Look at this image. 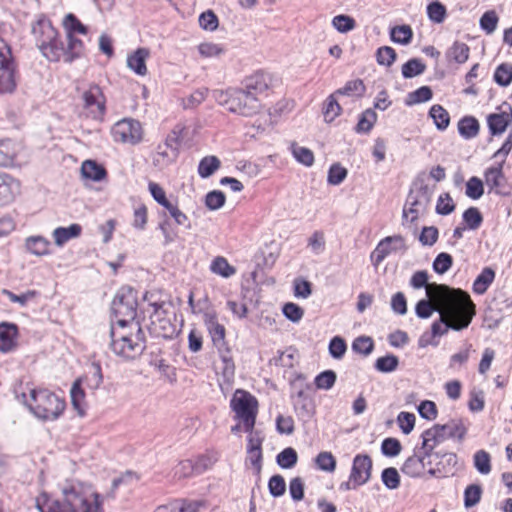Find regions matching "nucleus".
Listing matches in <instances>:
<instances>
[{"mask_svg": "<svg viewBox=\"0 0 512 512\" xmlns=\"http://www.w3.org/2000/svg\"><path fill=\"white\" fill-rule=\"evenodd\" d=\"M163 208L166 209L170 217H172L177 225L184 226L187 229L191 228L190 221L185 213H183L179 208L177 203H172L171 201L168 204H165Z\"/></svg>", "mask_w": 512, "mask_h": 512, "instance_id": "obj_51", "label": "nucleus"}, {"mask_svg": "<svg viewBox=\"0 0 512 512\" xmlns=\"http://www.w3.org/2000/svg\"><path fill=\"white\" fill-rule=\"evenodd\" d=\"M137 290L130 286L121 287L111 304V310L116 320H139L137 314Z\"/></svg>", "mask_w": 512, "mask_h": 512, "instance_id": "obj_8", "label": "nucleus"}, {"mask_svg": "<svg viewBox=\"0 0 512 512\" xmlns=\"http://www.w3.org/2000/svg\"><path fill=\"white\" fill-rule=\"evenodd\" d=\"M82 386V380H75L70 389L71 404L81 417L85 415V391Z\"/></svg>", "mask_w": 512, "mask_h": 512, "instance_id": "obj_29", "label": "nucleus"}, {"mask_svg": "<svg viewBox=\"0 0 512 512\" xmlns=\"http://www.w3.org/2000/svg\"><path fill=\"white\" fill-rule=\"evenodd\" d=\"M149 56L147 48H138L127 57V66L139 76L147 74L146 60Z\"/></svg>", "mask_w": 512, "mask_h": 512, "instance_id": "obj_21", "label": "nucleus"}, {"mask_svg": "<svg viewBox=\"0 0 512 512\" xmlns=\"http://www.w3.org/2000/svg\"><path fill=\"white\" fill-rule=\"evenodd\" d=\"M336 380V372L329 369L319 373L314 379V384L317 389L330 390L335 385Z\"/></svg>", "mask_w": 512, "mask_h": 512, "instance_id": "obj_46", "label": "nucleus"}, {"mask_svg": "<svg viewBox=\"0 0 512 512\" xmlns=\"http://www.w3.org/2000/svg\"><path fill=\"white\" fill-rule=\"evenodd\" d=\"M469 46L463 42H454L447 55L458 64L465 63L469 58Z\"/></svg>", "mask_w": 512, "mask_h": 512, "instance_id": "obj_47", "label": "nucleus"}, {"mask_svg": "<svg viewBox=\"0 0 512 512\" xmlns=\"http://www.w3.org/2000/svg\"><path fill=\"white\" fill-rule=\"evenodd\" d=\"M455 210V204L449 193L441 194L436 203L435 211L439 215H449Z\"/></svg>", "mask_w": 512, "mask_h": 512, "instance_id": "obj_64", "label": "nucleus"}, {"mask_svg": "<svg viewBox=\"0 0 512 512\" xmlns=\"http://www.w3.org/2000/svg\"><path fill=\"white\" fill-rule=\"evenodd\" d=\"M377 115L372 109H366L361 113L358 123L355 127V132L359 134H366L370 132L376 122Z\"/></svg>", "mask_w": 512, "mask_h": 512, "instance_id": "obj_40", "label": "nucleus"}, {"mask_svg": "<svg viewBox=\"0 0 512 512\" xmlns=\"http://www.w3.org/2000/svg\"><path fill=\"white\" fill-rule=\"evenodd\" d=\"M374 349L373 339L369 336H359L352 343V350L355 353L368 356Z\"/></svg>", "mask_w": 512, "mask_h": 512, "instance_id": "obj_59", "label": "nucleus"}, {"mask_svg": "<svg viewBox=\"0 0 512 512\" xmlns=\"http://www.w3.org/2000/svg\"><path fill=\"white\" fill-rule=\"evenodd\" d=\"M406 250L405 240L400 235L388 236L382 239L370 255L371 262L378 266L390 253Z\"/></svg>", "mask_w": 512, "mask_h": 512, "instance_id": "obj_13", "label": "nucleus"}, {"mask_svg": "<svg viewBox=\"0 0 512 512\" xmlns=\"http://www.w3.org/2000/svg\"><path fill=\"white\" fill-rule=\"evenodd\" d=\"M512 121V112L490 114L487 118L488 127L492 135L502 134Z\"/></svg>", "mask_w": 512, "mask_h": 512, "instance_id": "obj_24", "label": "nucleus"}, {"mask_svg": "<svg viewBox=\"0 0 512 512\" xmlns=\"http://www.w3.org/2000/svg\"><path fill=\"white\" fill-rule=\"evenodd\" d=\"M365 85L361 79H355L346 82V84L337 89L334 93L339 96H356V97H362L365 93Z\"/></svg>", "mask_w": 512, "mask_h": 512, "instance_id": "obj_35", "label": "nucleus"}, {"mask_svg": "<svg viewBox=\"0 0 512 512\" xmlns=\"http://www.w3.org/2000/svg\"><path fill=\"white\" fill-rule=\"evenodd\" d=\"M381 480L387 489L394 490L400 485V475L396 468H385L381 473Z\"/></svg>", "mask_w": 512, "mask_h": 512, "instance_id": "obj_62", "label": "nucleus"}, {"mask_svg": "<svg viewBox=\"0 0 512 512\" xmlns=\"http://www.w3.org/2000/svg\"><path fill=\"white\" fill-rule=\"evenodd\" d=\"M476 470L483 475H487L491 471V458L485 450H478L473 457Z\"/></svg>", "mask_w": 512, "mask_h": 512, "instance_id": "obj_52", "label": "nucleus"}, {"mask_svg": "<svg viewBox=\"0 0 512 512\" xmlns=\"http://www.w3.org/2000/svg\"><path fill=\"white\" fill-rule=\"evenodd\" d=\"M482 487L479 484H471L464 491V506L471 508L480 502Z\"/></svg>", "mask_w": 512, "mask_h": 512, "instance_id": "obj_58", "label": "nucleus"}, {"mask_svg": "<svg viewBox=\"0 0 512 512\" xmlns=\"http://www.w3.org/2000/svg\"><path fill=\"white\" fill-rule=\"evenodd\" d=\"M399 364V359L397 356L393 354H387L385 356L379 357L374 364V367L377 371L382 373H390L397 369Z\"/></svg>", "mask_w": 512, "mask_h": 512, "instance_id": "obj_49", "label": "nucleus"}, {"mask_svg": "<svg viewBox=\"0 0 512 512\" xmlns=\"http://www.w3.org/2000/svg\"><path fill=\"white\" fill-rule=\"evenodd\" d=\"M63 27L67 36H74L75 33L87 34L88 28L72 13H68L63 19Z\"/></svg>", "mask_w": 512, "mask_h": 512, "instance_id": "obj_36", "label": "nucleus"}, {"mask_svg": "<svg viewBox=\"0 0 512 512\" xmlns=\"http://www.w3.org/2000/svg\"><path fill=\"white\" fill-rule=\"evenodd\" d=\"M18 188L19 185L12 176L5 173L0 174V206L11 203Z\"/></svg>", "mask_w": 512, "mask_h": 512, "instance_id": "obj_20", "label": "nucleus"}, {"mask_svg": "<svg viewBox=\"0 0 512 512\" xmlns=\"http://www.w3.org/2000/svg\"><path fill=\"white\" fill-rule=\"evenodd\" d=\"M429 293L433 301L445 307V313L431 326L434 337L444 335L449 329L461 331L470 325L476 314V306L467 292H458L460 297H453L446 294L443 288L434 287Z\"/></svg>", "mask_w": 512, "mask_h": 512, "instance_id": "obj_2", "label": "nucleus"}, {"mask_svg": "<svg viewBox=\"0 0 512 512\" xmlns=\"http://www.w3.org/2000/svg\"><path fill=\"white\" fill-rule=\"evenodd\" d=\"M132 329H135L134 334L128 337L124 333H116L114 322L111 320L109 335L111 338L110 348L118 356L125 358H134L141 355L146 348V337L141 327V322H132Z\"/></svg>", "mask_w": 512, "mask_h": 512, "instance_id": "obj_6", "label": "nucleus"}, {"mask_svg": "<svg viewBox=\"0 0 512 512\" xmlns=\"http://www.w3.org/2000/svg\"><path fill=\"white\" fill-rule=\"evenodd\" d=\"M220 166L221 161L217 156H205L198 164V174L203 179L209 178L220 168Z\"/></svg>", "mask_w": 512, "mask_h": 512, "instance_id": "obj_31", "label": "nucleus"}, {"mask_svg": "<svg viewBox=\"0 0 512 512\" xmlns=\"http://www.w3.org/2000/svg\"><path fill=\"white\" fill-rule=\"evenodd\" d=\"M504 160L495 167H489L485 170L484 177L490 191L495 194L508 196L510 195V187L507 184V179L503 173Z\"/></svg>", "mask_w": 512, "mask_h": 512, "instance_id": "obj_15", "label": "nucleus"}, {"mask_svg": "<svg viewBox=\"0 0 512 512\" xmlns=\"http://www.w3.org/2000/svg\"><path fill=\"white\" fill-rule=\"evenodd\" d=\"M429 116L433 119L436 128L440 131L446 130L450 124L449 113L439 104H435L430 108Z\"/></svg>", "mask_w": 512, "mask_h": 512, "instance_id": "obj_33", "label": "nucleus"}, {"mask_svg": "<svg viewBox=\"0 0 512 512\" xmlns=\"http://www.w3.org/2000/svg\"><path fill=\"white\" fill-rule=\"evenodd\" d=\"M230 407L235 412V418L242 421L244 430L252 432L258 412L256 397L245 390L237 389L230 400Z\"/></svg>", "mask_w": 512, "mask_h": 512, "instance_id": "obj_7", "label": "nucleus"}, {"mask_svg": "<svg viewBox=\"0 0 512 512\" xmlns=\"http://www.w3.org/2000/svg\"><path fill=\"white\" fill-rule=\"evenodd\" d=\"M337 95L332 93L323 105V115L326 122H332L341 112V106L337 101Z\"/></svg>", "mask_w": 512, "mask_h": 512, "instance_id": "obj_44", "label": "nucleus"}, {"mask_svg": "<svg viewBox=\"0 0 512 512\" xmlns=\"http://www.w3.org/2000/svg\"><path fill=\"white\" fill-rule=\"evenodd\" d=\"M226 196L224 192L220 190H212L208 192L205 196V206L211 210L215 211L222 208L225 205Z\"/></svg>", "mask_w": 512, "mask_h": 512, "instance_id": "obj_54", "label": "nucleus"}, {"mask_svg": "<svg viewBox=\"0 0 512 512\" xmlns=\"http://www.w3.org/2000/svg\"><path fill=\"white\" fill-rule=\"evenodd\" d=\"M18 326L10 322L0 323V352L9 353L17 347Z\"/></svg>", "mask_w": 512, "mask_h": 512, "instance_id": "obj_19", "label": "nucleus"}, {"mask_svg": "<svg viewBox=\"0 0 512 512\" xmlns=\"http://www.w3.org/2000/svg\"><path fill=\"white\" fill-rule=\"evenodd\" d=\"M348 171L340 163H333L327 175V182L330 185H340L347 177Z\"/></svg>", "mask_w": 512, "mask_h": 512, "instance_id": "obj_57", "label": "nucleus"}, {"mask_svg": "<svg viewBox=\"0 0 512 512\" xmlns=\"http://www.w3.org/2000/svg\"><path fill=\"white\" fill-rule=\"evenodd\" d=\"M373 462L368 454H357L353 458L350 476L352 480L365 485L372 476Z\"/></svg>", "mask_w": 512, "mask_h": 512, "instance_id": "obj_17", "label": "nucleus"}, {"mask_svg": "<svg viewBox=\"0 0 512 512\" xmlns=\"http://www.w3.org/2000/svg\"><path fill=\"white\" fill-rule=\"evenodd\" d=\"M494 81L502 87H507L512 82V64L501 63L497 66L494 76Z\"/></svg>", "mask_w": 512, "mask_h": 512, "instance_id": "obj_43", "label": "nucleus"}, {"mask_svg": "<svg viewBox=\"0 0 512 512\" xmlns=\"http://www.w3.org/2000/svg\"><path fill=\"white\" fill-rule=\"evenodd\" d=\"M35 507L39 512H69L64 500L53 499L46 492L37 497Z\"/></svg>", "mask_w": 512, "mask_h": 512, "instance_id": "obj_22", "label": "nucleus"}, {"mask_svg": "<svg viewBox=\"0 0 512 512\" xmlns=\"http://www.w3.org/2000/svg\"><path fill=\"white\" fill-rule=\"evenodd\" d=\"M211 271L224 278H229L236 273L235 267L230 265L226 258L217 256L211 263Z\"/></svg>", "mask_w": 512, "mask_h": 512, "instance_id": "obj_38", "label": "nucleus"}, {"mask_svg": "<svg viewBox=\"0 0 512 512\" xmlns=\"http://www.w3.org/2000/svg\"><path fill=\"white\" fill-rule=\"evenodd\" d=\"M82 232L81 225L73 223L68 227H57L53 231L54 242L57 246H63L66 242L80 236Z\"/></svg>", "mask_w": 512, "mask_h": 512, "instance_id": "obj_27", "label": "nucleus"}, {"mask_svg": "<svg viewBox=\"0 0 512 512\" xmlns=\"http://www.w3.org/2000/svg\"><path fill=\"white\" fill-rule=\"evenodd\" d=\"M76 380H82V385L84 384L87 388L93 391L98 389L103 382L100 363L93 362L90 365L89 371L84 376L78 377Z\"/></svg>", "mask_w": 512, "mask_h": 512, "instance_id": "obj_26", "label": "nucleus"}, {"mask_svg": "<svg viewBox=\"0 0 512 512\" xmlns=\"http://www.w3.org/2000/svg\"><path fill=\"white\" fill-rule=\"evenodd\" d=\"M69 512H104L103 497L92 485L78 479H66L59 484Z\"/></svg>", "mask_w": 512, "mask_h": 512, "instance_id": "obj_3", "label": "nucleus"}, {"mask_svg": "<svg viewBox=\"0 0 512 512\" xmlns=\"http://www.w3.org/2000/svg\"><path fill=\"white\" fill-rule=\"evenodd\" d=\"M292 154L294 158L301 164L310 167L314 163V154L313 152L306 147H302L293 143L291 145Z\"/></svg>", "mask_w": 512, "mask_h": 512, "instance_id": "obj_50", "label": "nucleus"}, {"mask_svg": "<svg viewBox=\"0 0 512 512\" xmlns=\"http://www.w3.org/2000/svg\"><path fill=\"white\" fill-rule=\"evenodd\" d=\"M499 22V17L494 10L486 11L480 18L479 25L487 34H492Z\"/></svg>", "mask_w": 512, "mask_h": 512, "instance_id": "obj_60", "label": "nucleus"}, {"mask_svg": "<svg viewBox=\"0 0 512 512\" xmlns=\"http://www.w3.org/2000/svg\"><path fill=\"white\" fill-rule=\"evenodd\" d=\"M401 442L394 437H387L381 443V453L385 457H396L401 453Z\"/></svg>", "mask_w": 512, "mask_h": 512, "instance_id": "obj_55", "label": "nucleus"}, {"mask_svg": "<svg viewBox=\"0 0 512 512\" xmlns=\"http://www.w3.org/2000/svg\"><path fill=\"white\" fill-rule=\"evenodd\" d=\"M29 410L39 419L55 421L64 412L66 403L48 389H33L30 392V402H26Z\"/></svg>", "mask_w": 512, "mask_h": 512, "instance_id": "obj_5", "label": "nucleus"}, {"mask_svg": "<svg viewBox=\"0 0 512 512\" xmlns=\"http://www.w3.org/2000/svg\"><path fill=\"white\" fill-rule=\"evenodd\" d=\"M426 12L429 20L435 24L443 23L447 16L446 7L438 0L429 3Z\"/></svg>", "mask_w": 512, "mask_h": 512, "instance_id": "obj_37", "label": "nucleus"}, {"mask_svg": "<svg viewBox=\"0 0 512 512\" xmlns=\"http://www.w3.org/2000/svg\"><path fill=\"white\" fill-rule=\"evenodd\" d=\"M81 174L85 179L99 182L107 176V171L95 160H85L81 166Z\"/></svg>", "mask_w": 512, "mask_h": 512, "instance_id": "obj_25", "label": "nucleus"}, {"mask_svg": "<svg viewBox=\"0 0 512 512\" xmlns=\"http://www.w3.org/2000/svg\"><path fill=\"white\" fill-rule=\"evenodd\" d=\"M181 133L182 129L175 127L166 137L164 147L169 148L171 151V158L175 159L179 153V147L181 145Z\"/></svg>", "mask_w": 512, "mask_h": 512, "instance_id": "obj_56", "label": "nucleus"}, {"mask_svg": "<svg viewBox=\"0 0 512 512\" xmlns=\"http://www.w3.org/2000/svg\"><path fill=\"white\" fill-rule=\"evenodd\" d=\"M495 279V271L490 267H485L473 282V292L477 295L486 293Z\"/></svg>", "mask_w": 512, "mask_h": 512, "instance_id": "obj_28", "label": "nucleus"}, {"mask_svg": "<svg viewBox=\"0 0 512 512\" xmlns=\"http://www.w3.org/2000/svg\"><path fill=\"white\" fill-rule=\"evenodd\" d=\"M43 57L50 62H58L61 57L64 58L66 49L63 41L60 40L59 35L55 37L51 42L44 43L43 46L38 47Z\"/></svg>", "mask_w": 512, "mask_h": 512, "instance_id": "obj_23", "label": "nucleus"}, {"mask_svg": "<svg viewBox=\"0 0 512 512\" xmlns=\"http://www.w3.org/2000/svg\"><path fill=\"white\" fill-rule=\"evenodd\" d=\"M468 431V425L461 418L451 419L445 424H436L422 433L423 449L426 454L431 451L437 443L443 442L446 439H454L462 443ZM430 458V455L419 458L418 461L425 466V460Z\"/></svg>", "mask_w": 512, "mask_h": 512, "instance_id": "obj_4", "label": "nucleus"}, {"mask_svg": "<svg viewBox=\"0 0 512 512\" xmlns=\"http://www.w3.org/2000/svg\"><path fill=\"white\" fill-rule=\"evenodd\" d=\"M268 490L272 497L278 498L284 495L286 491V482L282 475L275 474L268 481Z\"/></svg>", "mask_w": 512, "mask_h": 512, "instance_id": "obj_61", "label": "nucleus"}, {"mask_svg": "<svg viewBox=\"0 0 512 512\" xmlns=\"http://www.w3.org/2000/svg\"><path fill=\"white\" fill-rule=\"evenodd\" d=\"M479 127V122L472 116H465L458 122L459 134L465 139L474 138L479 132Z\"/></svg>", "mask_w": 512, "mask_h": 512, "instance_id": "obj_32", "label": "nucleus"}, {"mask_svg": "<svg viewBox=\"0 0 512 512\" xmlns=\"http://www.w3.org/2000/svg\"><path fill=\"white\" fill-rule=\"evenodd\" d=\"M462 217L466 227L470 230H477L483 222V216L476 207H469L466 209Z\"/></svg>", "mask_w": 512, "mask_h": 512, "instance_id": "obj_48", "label": "nucleus"}, {"mask_svg": "<svg viewBox=\"0 0 512 512\" xmlns=\"http://www.w3.org/2000/svg\"><path fill=\"white\" fill-rule=\"evenodd\" d=\"M15 64L10 48L0 51V93H12L16 89Z\"/></svg>", "mask_w": 512, "mask_h": 512, "instance_id": "obj_11", "label": "nucleus"}, {"mask_svg": "<svg viewBox=\"0 0 512 512\" xmlns=\"http://www.w3.org/2000/svg\"><path fill=\"white\" fill-rule=\"evenodd\" d=\"M15 151L10 139H0V166L8 167L14 162Z\"/></svg>", "mask_w": 512, "mask_h": 512, "instance_id": "obj_45", "label": "nucleus"}, {"mask_svg": "<svg viewBox=\"0 0 512 512\" xmlns=\"http://www.w3.org/2000/svg\"><path fill=\"white\" fill-rule=\"evenodd\" d=\"M65 49L64 62L71 64L82 56L84 44L82 40L75 36H67V46H65Z\"/></svg>", "mask_w": 512, "mask_h": 512, "instance_id": "obj_30", "label": "nucleus"}, {"mask_svg": "<svg viewBox=\"0 0 512 512\" xmlns=\"http://www.w3.org/2000/svg\"><path fill=\"white\" fill-rule=\"evenodd\" d=\"M49 246L50 242L42 236H30L26 239L27 250L36 256L48 254Z\"/></svg>", "mask_w": 512, "mask_h": 512, "instance_id": "obj_34", "label": "nucleus"}, {"mask_svg": "<svg viewBox=\"0 0 512 512\" xmlns=\"http://www.w3.org/2000/svg\"><path fill=\"white\" fill-rule=\"evenodd\" d=\"M111 133L115 141L133 145L139 143L143 137L141 123L132 118H124L115 123Z\"/></svg>", "mask_w": 512, "mask_h": 512, "instance_id": "obj_10", "label": "nucleus"}, {"mask_svg": "<svg viewBox=\"0 0 512 512\" xmlns=\"http://www.w3.org/2000/svg\"><path fill=\"white\" fill-rule=\"evenodd\" d=\"M298 461V454L296 450L292 447H287L283 449L278 455L276 456V462L278 466H280L282 469H291L293 468Z\"/></svg>", "mask_w": 512, "mask_h": 512, "instance_id": "obj_41", "label": "nucleus"}, {"mask_svg": "<svg viewBox=\"0 0 512 512\" xmlns=\"http://www.w3.org/2000/svg\"><path fill=\"white\" fill-rule=\"evenodd\" d=\"M435 286L427 287V299H421L418 301V317L419 318H429L433 312L437 311L440 313H445V307L436 303L435 301L430 298V290L434 288ZM443 288V291H445L446 294L452 295L453 297L459 296L458 292H464L461 289H454L450 288L448 286H440Z\"/></svg>", "mask_w": 512, "mask_h": 512, "instance_id": "obj_16", "label": "nucleus"}, {"mask_svg": "<svg viewBox=\"0 0 512 512\" xmlns=\"http://www.w3.org/2000/svg\"><path fill=\"white\" fill-rule=\"evenodd\" d=\"M153 312L150 315L151 324L149 330L156 337L164 339H172L177 335V329L168 317V310L165 302H154L150 304Z\"/></svg>", "mask_w": 512, "mask_h": 512, "instance_id": "obj_9", "label": "nucleus"}, {"mask_svg": "<svg viewBox=\"0 0 512 512\" xmlns=\"http://www.w3.org/2000/svg\"><path fill=\"white\" fill-rule=\"evenodd\" d=\"M332 25L338 32L347 33L355 28L356 21L351 16L340 14L332 19Z\"/></svg>", "mask_w": 512, "mask_h": 512, "instance_id": "obj_63", "label": "nucleus"}, {"mask_svg": "<svg viewBox=\"0 0 512 512\" xmlns=\"http://www.w3.org/2000/svg\"><path fill=\"white\" fill-rule=\"evenodd\" d=\"M204 325L211 337L213 345L218 351L227 347L225 341L226 329L218 321V315L215 310H207L203 313Z\"/></svg>", "mask_w": 512, "mask_h": 512, "instance_id": "obj_14", "label": "nucleus"}, {"mask_svg": "<svg viewBox=\"0 0 512 512\" xmlns=\"http://www.w3.org/2000/svg\"><path fill=\"white\" fill-rule=\"evenodd\" d=\"M391 40L398 44H408L413 38V30L408 25L395 26L390 31Z\"/></svg>", "mask_w": 512, "mask_h": 512, "instance_id": "obj_42", "label": "nucleus"}, {"mask_svg": "<svg viewBox=\"0 0 512 512\" xmlns=\"http://www.w3.org/2000/svg\"><path fill=\"white\" fill-rule=\"evenodd\" d=\"M271 78L268 74L259 71L246 77L242 86L227 90H214L213 98L231 113L252 117L262 108L261 96L269 89Z\"/></svg>", "mask_w": 512, "mask_h": 512, "instance_id": "obj_1", "label": "nucleus"}, {"mask_svg": "<svg viewBox=\"0 0 512 512\" xmlns=\"http://www.w3.org/2000/svg\"><path fill=\"white\" fill-rule=\"evenodd\" d=\"M84 102V108L89 111L90 116L93 119H100L104 116L106 107V99L97 84L90 85L89 89L82 95Z\"/></svg>", "mask_w": 512, "mask_h": 512, "instance_id": "obj_12", "label": "nucleus"}, {"mask_svg": "<svg viewBox=\"0 0 512 512\" xmlns=\"http://www.w3.org/2000/svg\"><path fill=\"white\" fill-rule=\"evenodd\" d=\"M32 35L34 36L36 46L40 47L44 43H49L55 39L58 36V31L45 15H41L32 25Z\"/></svg>", "mask_w": 512, "mask_h": 512, "instance_id": "obj_18", "label": "nucleus"}, {"mask_svg": "<svg viewBox=\"0 0 512 512\" xmlns=\"http://www.w3.org/2000/svg\"><path fill=\"white\" fill-rule=\"evenodd\" d=\"M315 466L324 472H334L336 469V458L331 452L322 451L314 458Z\"/></svg>", "mask_w": 512, "mask_h": 512, "instance_id": "obj_39", "label": "nucleus"}, {"mask_svg": "<svg viewBox=\"0 0 512 512\" xmlns=\"http://www.w3.org/2000/svg\"><path fill=\"white\" fill-rule=\"evenodd\" d=\"M262 441H263V438H257L256 439V446L255 447H250V449H248L247 453H248V460L250 461L251 465L255 468L257 474H260L261 472V469H262V459H263V455H262Z\"/></svg>", "mask_w": 512, "mask_h": 512, "instance_id": "obj_53", "label": "nucleus"}]
</instances>
